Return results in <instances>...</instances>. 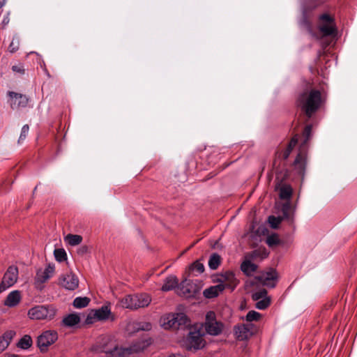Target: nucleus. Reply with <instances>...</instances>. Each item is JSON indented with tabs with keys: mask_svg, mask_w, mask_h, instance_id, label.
I'll list each match as a JSON object with an SVG mask.
<instances>
[{
	"mask_svg": "<svg viewBox=\"0 0 357 357\" xmlns=\"http://www.w3.org/2000/svg\"><path fill=\"white\" fill-rule=\"evenodd\" d=\"M326 94L317 89H305L299 93L296 99V105L309 121L326 105Z\"/></svg>",
	"mask_w": 357,
	"mask_h": 357,
	"instance_id": "nucleus-1",
	"label": "nucleus"
},
{
	"mask_svg": "<svg viewBox=\"0 0 357 357\" xmlns=\"http://www.w3.org/2000/svg\"><path fill=\"white\" fill-rule=\"evenodd\" d=\"M275 174V190H279L280 198L289 201L292 196L293 189L290 185L283 183L289 177V171L284 168L277 170Z\"/></svg>",
	"mask_w": 357,
	"mask_h": 357,
	"instance_id": "nucleus-2",
	"label": "nucleus"
},
{
	"mask_svg": "<svg viewBox=\"0 0 357 357\" xmlns=\"http://www.w3.org/2000/svg\"><path fill=\"white\" fill-rule=\"evenodd\" d=\"M151 302V296L147 294H137L127 295L122 301V305L126 308L136 310L141 307H146Z\"/></svg>",
	"mask_w": 357,
	"mask_h": 357,
	"instance_id": "nucleus-3",
	"label": "nucleus"
},
{
	"mask_svg": "<svg viewBox=\"0 0 357 357\" xmlns=\"http://www.w3.org/2000/svg\"><path fill=\"white\" fill-rule=\"evenodd\" d=\"M56 312L52 305H37L29 310L28 316L31 319L51 320L54 317Z\"/></svg>",
	"mask_w": 357,
	"mask_h": 357,
	"instance_id": "nucleus-4",
	"label": "nucleus"
},
{
	"mask_svg": "<svg viewBox=\"0 0 357 357\" xmlns=\"http://www.w3.org/2000/svg\"><path fill=\"white\" fill-rule=\"evenodd\" d=\"M203 326L206 333L213 336L220 335L224 329L223 323L217 321L215 313L213 311L206 313Z\"/></svg>",
	"mask_w": 357,
	"mask_h": 357,
	"instance_id": "nucleus-5",
	"label": "nucleus"
},
{
	"mask_svg": "<svg viewBox=\"0 0 357 357\" xmlns=\"http://www.w3.org/2000/svg\"><path fill=\"white\" fill-rule=\"evenodd\" d=\"M167 322H164L165 328L174 330H183L188 328L191 325V321L186 314L183 313H176L169 314L167 317Z\"/></svg>",
	"mask_w": 357,
	"mask_h": 357,
	"instance_id": "nucleus-6",
	"label": "nucleus"
},
{
	"mask_svg": "<svg viewBox=\"0 0 357 357\" xmlns=\"http://www.w3.org/2000/svg\"><path fill=\"white\" fill-rule=\"evenodd\" d=\"M58 340V333L56 331L48 330L43 332L36 341L37 347L41 353H46L49 347Z\"/></svg>",
	"mask_w": 357,
	"mask_h": 357,
	"instance_id": "nucleus-7",
	"label": "nucleus"
},
{
	"mask_svg": "<svg viewBox=\"0 0 357 357\" xmlns=\"http://www.w3.org/2000/svg\"><path fill=\"white\" fill-rule=\"evenodd\" d=\"M186 348L188 350H198L205 346V340L203 338V334L200 330L197 328H190L186 337Z\"/></svg>",
	"mask_w": 357,
	"mask_h": 357,
	"instance_id": "nucleus-8",
	"label": "nucleus"
},
{
	"mask_svg": "<svg viewBox=\"0 0 357 357\" xmlns=\"http://www.w3.org/2000/svg\"><path fill=\"white\" fill-rule=\"evenodd\" d=\"M321 22L319 30L324 36H331L337 33L335 18L328 13H324L319 17Z\"/></svg>",
	"mask_w": 357,
	"mask_h": 357,
	"instance_id": "nucleus-9",
	"label": "nucleus"
},
{
	"mask_svg": "<svg viewBox=\"0 0 357 357\" xmlns=\"http://www.w3.org/2000/svg\"><path fill=\"white\" fill-rule=\"evenodd\" d=\"M278 278V275L277 271L271 268L269 271L265 272L260 275L255 276L253 280L250 282V284L252 285L261 284L269 288H274L276 286Z\"/></svg>",
	"mask_w": 357,
	"mask_h": 357,
	"instance_id": "nucleus-10",
	"label": "nucleus"
},
{
	"mask_svg": "<svg viewBox=\"0 0 357 357\" xmlns=\"http://www.w3.org/2000/svg\"><path fill=\"white\" fill-rule=\"evenodd\" d=\"M144 347L140 343H134L127 347H119L118 344L113 347L110 357H131L135 354L142 351Z\"/></svg>",
	"mask_w": 357,
	"mask_h": 357,
	"instance_id": "nucleus-11",
	"label": "nucleus"
},
{
	"mask_svg": "<svg viewBox=\"0 0 357 357\" xmlns=\"http://www.w3.org/2000/svg\"><path fill=\"white\" fill-rule=\"evenodd\" d=\"M18 278V268L15 266H10L5 273L0 284V292L12 287L15 284Z\"/></svg>",
	"mask_w": 357,
	"mask_h": 357,
	"instance_id": "nucleus-12",
	"label": "nucleus"
},
{
	"mask_svg": "<svg viewBox=\"0 0 357 357\" xmlns=\"http://www.w3.org/2000/svg\"><path fill=\"white\" fill-rule=\"evenodd\" d=\"M8 96L9 97L8 101L10 102V105L13 109L26 107L28 105L29 99L24 94L16 93L14 91H8Z\"/></svg>",
	"mask_w": 357,
	"mask_h": 357,
	"instance_id": "nucleus-13",
	"label": "nucleus"
},
{
	"mask_svg": "<svg viewBox=\"0 0 357 357\" xmlns=\"http://www.w3.org/2000/svg\"><path fill=\"white\" fill-rule=\"evenodd\" d=\"M252 324H241L234 327L235 337L238 341H244L250 338L252 335Z\"/></svg>",
	"mask_w": 357,
	"mask_h": 357,
	"instance_id": "nucleus-14",
	"label": "nucleus"
},
{
	"mask_svg": "<svg viewBox=\"0 0 357 357\" xmlns=\"http://www.w3.org/2000/svg\"><path fill=\"white\" fill-rule=\"evenodd\" d=\"M117 344L110 336L104 335L99 338L97 342L98 351L106 354L110 357L113 347H115Z\"/></svg>",
	"mask_w": 357,
	"mask_h": 357,
	"instance_id": "nucleus-15",
	"label": "nucleus"
},
{
	"mask_svg": "<svg viewBox=\"0 0 357 357\" xmlns=\"http://www.w3.org/2000/svg\"><path fill=\"white\" fill-rule=\"evenodd\" d=\"M218 281L219 284H222L225 289H229L231 291H233L239 283L232 271H226L221 274Z\"/></svg>",
	"mask_w": 357,
	"mask_h": 357,
	"instance_id": "nucleus-16",
	"label": "nucleus"
},
{
	"mask_svg": "<svg viewBox=\"0 0 357 357\" xmlns=\"http://www.w3.org/2000/svg\"><path fill=\"white\" fill-rule=\"evenodd\" d=\"M307 165V151L300 150L297 154L294 162L293 166L294 169L297 172L298 174L301 176L303 178Z\"/></svg>",
	"mask_w": 357,
	"mask_h": 357,
	"instance_id": "nucleus-17",
	"label": "nucleus"
},
{
	"mask_svg": "<svg viewBox=\"0 0 357 357\" xmlns=\"http://www.w3.org/2000/svg\"><path fill=\"white\" fill-rule=\"evenodd\" d=\"M55 271V266L53 264H49L45 270H38L35 277V282L38 284H43L51 278Z\"/></svg>",
	"mask_w": 357,
	"mask_h": 357,
	"instance_id": "nucleus-18",
	"label": "nucleus"
},
{
	"mask_svg": "<svg viewBox=\"0 0 357 357\" xmlns=\"http://www.w3.org/2000/svg\"><path fill=\"white\" fill-rule=\"evenodd\" d=\"M60 284L66 289L75 290L78 287L79 280L75 274H67L60 278Z\"/></svg>",
	"mask_w": 357,
	"mask_h": 357,
	"instance_id": "nucleus-19",
	"label": "nucleus"
},
{
	"mask_svg": "<svg viewBox=\"0 0 357 357\" xmlns=\"http://www.w3.org/2000/svg\"><path fill=\"white\" fill-rule=\"evenodd\" d=\"M302 142L300 144L299 149L303 151H307L308 149V142L311 139L312 137V125L307 124L303 132H302Z\"/></svg>",
	"mask_w": 357,
	"mask_h": 357,
	"instance_id": "nucleus-20",
	"label": "nucleus"
},
{
	"mask_svg": "<svg viewBox=\"0 0 357 357\" xmlns=\"http://www.w3.org/2000/svg\"><path fill=\"white\" fill-rule=\"evenodd\" d=\"M20 291L18 290H15L8 294L6 300L4 301V305L10 307H13L17 306L20 303Z\"/></svg>",
	"mask_w": 357,
	"mask_h": 357,
	"instance_id": "nucleus-21",
	"label": "nucleus"
},
{
	"mask_svg": "<svg viewBox=\"0 0 357 357\" xmlns=\"http://www.w3.org/2000/svg\"><path fill=\"white\" fill-rule=\"evenodd\" d=\"M224 290L225 287L222 286V284H218L205 289L203 291V295L206 298H213L218 296Z\"/></svg>",
	"mask_w": 357,
	"mask_h": 357,
	"instance_id": "nucleus-22",
	"label": "nucleus"
},
{
	"mask_svg": "<svg viewBox=\"0 0 357 357\" xmlns=\"http://www.w3.org/2000/svg\"><path fill=\"white\" fill-rule=\"evenodd\" d=\"M178 286V280L175 275H169L167 276L165 280L164 284L161 287V290L162 291H169L174 289L176 287Z\"/></svg>",
	"mask_w": 357,
	"mask_h": 357,
	"instance_id": "nucleus-23",
	"label": "nucleus"
},
{
	"mask_svg": "<svg viewBox=\"0 0 357 357\" xmlns=\"http://www.w3.org/2000/svg\"><path fill=\"white\" fill-rule=\"evenodd\" d=\"M80 322V317L75 313H71L64 317L61 325L66 327H73Z\"/></svg>",
	"mask_w": 357,
	"mask_h": 357,
	"instance_id": "nucleus-24",
	"label": "nucleus"
},
{
	"mask_svg": "<svg viewBox=\"0 0 357 357\" xmlns=\"http://www.w3.org/2000/svg\"><path fill=\"white\" fill-rule=\"evenodd\" d=\"M257 265L249 260H245L241 264V271L247 276H250L252 273L257 271Z\"/></svg>",
	"mask_w": 357,
	"mask_h": 357,
	"instance_id": "nucleus-25",
	"label": "nucleus"
},
{
	"mask_svg": "<svg viewBox=\"0 0 357 357\" xmlns=\"http://www.w3.org/2000/svg\"><path fill=\"white\" fill-rule=\"evenodd\" d=\"M290 154L291 152L286 149L282 151H278L275 153V158L273 161V167L275 169V172L280 170L279 167L277 166L278 161L282 160H286L289 157Z\"/></svg>",
	"mask_w": 357,
	"mask_h": 357,
	"instance_id": "nucleus-26",
	"label": "nucleus"
},
{
	"mask_svg": "<svg viewBox=\"0 0 357 357\" xmlns=\"http://www.w3.org/2000/svg\"><path fill=\"white\" fill-rule=\"evenodd\" d=\"M111 314L110 309L107 306H102L96 310L94 316L100 321L107 320Z\"/></svg>",
	"mask_w": 357,
	"mask_h": 357,
	"instance_id": "nucleus-27",
	"label": "nucleus"
},
{
	"mask_svg": "<svg viewBox=\"0 0 357 357\" xmlns=\"http://www.w3.org/2000/svg\"><path fill=\"white\" fill-rule=\"evenodd\" d=\"M290 203L288 202L284 203L282 206V215L280 216L283 220H287L289 222L292 223L294 222V217L290 214Z\"/></svg>",
	"mask_w": 357,
	"mask_h": 357,
	"instance_id": "nucleus-28",
	"label": "nucleus"
},
{
	"mask_svg": "<svg viewBox=\"0 0 357 357\" xmlns=\"http://www.w3.org/2000/svg\"><path fill=\"white\" fill-rule=\"evenodd\" d=\"M33 340L30 335H24L17 344V347L22 349H27L32 346Z\"/></svg>",
	"mask_w": 357,
	"mask_h": 357,
	"instance_id": "nucleus-29",
	"label": "nucleus"
},
{
	"mask_svg": "<svg viewBox=\"0 0 357 357\" xmlns=\"http://www.w3.org/2000/svg\"><path fill=\"white\" fill-rule=\"evenodd\" d=\"M65 241L72 246L77 245L82 241V236L77 234H68L65 237Z\"/></svg>",
	"mask_w": 357,
	"mask_h": 357,
	"instance_id": "nucleus-30",
	"label": "nucleus"
},
{
	"mask_svg": "<svg viewBox=\"0 0 357 357\" xmlns=\"http://www.w3.org/2000/svg\"><path fill=\"white\" fill-rule=\"evenodd\" d=\"M221 262L220 256L217 253H213L211 255L208 260V266L212 270L218 268Z\"/></svg>",
	"mask_w": 357,
	"mask_h": 357,
	"instance_id": "nucleus-31",
	"label": "nucleus"
},
{
	"mask_svg": "<svg viewBox=\"0 0 357 357\" xmlns=\"http://www.w3.org/2000/svg\"><path fill=\"white\" fill-rule=\"evenodd\" d=\"M55 259L58 262H63L67 260V254L63 248H56L54 250Z\"/></svg>",
	"mask_w": 357,
	"mask_h": 357,
	"instance_id": "nucleus-32",
	"label": "nucleus"
},
{
	"mask_svg": "<svg viewBox=\"0 0 357 357\" xmlns=\"http://www.w3.org/2000/svg\"><path fill=\"white\" fill-rule=\"evenodd\" d=\"M90 302L87 297H77L73 301V306L76 308H82L86 307Z\"/></svg>",
	"mask_w": 357,
	"mask_h": 357,
	"instance_id": "nucleus-33",
	"label": "nucleus"
},
{
	"mask_svg": "<svg viewBox=\"0 0 357 357\" xmlns=\"http://www.w3.org/2000/svg\"><path fill=\"white\" fill-rule=\"evenodd\" d=\"M266 243L269 247H273L280 245L281 241L277 234H272L267 237Z\"/></svg>",
	"mask_w": 357,
	"mask_h": 357,
	"instance_id": "nucleus-34",
	"label": "nucleus"
},
{
	"mask_svg": "<svg viewBox=\"0 0 357 357\" xmlns=\"http://www.w3.org/2000/svg\"><path fill=\"white\" fill-rule=\"evenodd\" d=\"M271 305V298L269 297H266L261 300L257 301V302L255 304L256 308L259 310H266Z\"/></svg>",
	"mask_w": 357,
	"mask_h": 357,
	"instance_id": "nucleus-35",
	"label": "nucleus"
},
{
	"mask_svg": "<svg viewBox=\"0 0 357 357\" xmlns=\"http://www.w3.org/2000/svg\"><path fill=\"white\" fill-rule=\"evenodd\" d=\"M268 291L265 289H261L259 291H257L256 292H254L252 294V299L254 301H257L260 299H263L266 297H267Z\"/></svg>",
	"mask_w": 357,
	"mask_h": 357,
	"instance_id": "nucleus-36",
	"label": "nucleus"
},
{
	"mask_svg": "<svg viewBox=\"0 0 357 357\" xmlns=\"http://www.w3.org/2000/svg\"><path fill=\"white\" fill-rule=\"evenodd\" d=\"M261 315L259 312H256L255 310H250L248 312L245 317V319L248 322H251L253 321H258L260 319Z\"/></svg>",
	"mask_w": 357,
	"mask_h": 357,
	"instance_id": "nucleus-37",
	"label": "nucleus"
},
{
	"mask_svg": "<svg viewBox=\"0 0 357 357\" xmlns=\"http://www.w3.org/2000/svg\"><path fill=\"white\" fill-rule=\"evenodd\" d=\"M282 218L280 217H275L273 215H271L268 217V222L273 229H277L279 225L282 222Z\"/></svg>",
	"mask_w": 357,
	"mask_h": 357,
	"instance_id": "nucleus-38",
	"label": "nucleus"
},
{
	"mask_svg": "<svg viewBox=\"0 0 357 357\" xmlns=\"http://www.w3.org/2000/svg\"><path fill=\"white\" fill-rule=\"evenodd\" d=\"M298 134H296L294 135L291 140L289 141V142L288 143L287 147L285 148L287 150H289L291 153L293 150V149L296 146V145L297 144L298 142Z\"/></svg>",
	"mask_w": 357,
	"mask_h": 357,
	"instance_id": "nucleus-39",
	"label": "nucleus"
},
{
	"mask_svg": "<svg viewBox=\"0 0 357 357\" xmlns=\"http://www.w3.org/2000/svg\"><path fill=\"white\" fill-rule=\"evenodd\" d=\"M298 134H296L294 135L291 140L289 141V142L288 143L287 147L285 148L287 150H289L291 153L293 150V149L296 146V145L297 144L298 142Z\"/></svg>",
	"mask_w": 357,
	"mask_h": 357,
	"instance_id": "nucleus-40",
	"label": "nucleus"
},
{
	"mask_svg": "<svg viewBox=\"0 0 357 357\" xmlns=\"http://www.w3.org/2000/svg\"><path fill=\"white\" fill-rule=\"evenodd\" d=\"M298 134H296L294 135L291 140L289 141V142L288 143L287 147L285 148L287 150H289L291 153L293 150V149L296 146V145L297 144L298 142Z\"/></svg>",
	"mask_w": 357,
	"mask_h": 357,
	"instance_id": "nucleus-41",
	"label": "nucleus"
},
{
	"mask_svg": "<svg viewBox=\"0 0 357 357\" xmlns=\"http://www.w3.org/2000/svg\"><path fill=\"white\" fill-rule=\"evenodd\" d=\"M298 134H296L294 135L291 140L289 141V142L288 143L287 147L285 148L287 150H289L291 153L293 150V149L296 146V145L297 144L298 142Z\"/></svg>",
	"mask_w": 357,
	"mask_h": 357,
	"instance_id": "nucleus-42",
	"label": "nucleus"
},
{
	"mask_svg": "<svg viewBox=\"0 0 357 357\" xmlns=\"http://www.w3.org/2000/svg\"><path fill=\"white\" fill-rule=\"evenodd\" d=\"M15 335V332L14 331H8L0 337L3 340L6 341L9 344Z\"/></svg>",
	"mask_w": 357,
	"mask_h": 357,
	"instance_id": "nucleus-43",
	"label": "nucleus"
},
{
	"mask_svg": "<svg viewBox=\"0 0 357 357\" xmlns=\"http://www.w3.org/2000/svg\"><path fill=\"white\" fill-rule=\"evenodd\" d=\"M190 268L192 270L197 271L199 273H202L204 271V266L203 264L197 261L192 264V265L190 266Z\"/></svg>",
	"mask_w": 357,
	"mask_h": 357,
	"instance_id": "nucleus-44",
	"label": "nucleus"
},
{
	"mask_svg": "<svg viewBox=\"0 0 357 357\" xmlns=\"http://www.w3.org/2000/svg\"><path fill=\"white\" fill-rule=\"evenodd\" d=\"M29 130V127L27 124L24 125L21 130V133L18 139V142L20 143L22 141L24 140L26 137L28 132Z\"/></svg>",
	"mask_w": 357,
	"mask_h": 357,
	"instance_id": "nucleus-45",
	"label": "nucleus"
},
{
	"mask_svg": "<svg viewBox=\"0 0 357 357\" xmlns=\"http://www.w3.org/2000/svg\"><path fill=\"white\" fill-rule=\"evenodd\" d=\"M12 70L15 73H19L20 75H24L25 73V68L24 65L22 63H18L17 65H14L12 66Z\"/></svg>",
	"mask_w": 357,
	"mask_h": 357,
	"instance_id": "nucleus-46",
	"label": "nucleus"
},
{
	"mask_svg": "<svg viewBox=\"0 0 357 357\" xmlns=\"http://www.w3.org/2000/svg\"><path fill=\"white\" fill-rule=\"evenodd\" d=\"M89 252V247L87 245H82L77 249V254L83 256Z\"/></svg>",
	"mask_w": 357,
	"mask_h": 357,
	"instance_id": "nucleus-47",
	"label": "nucleus"
},
{
	"mask_svg": "<svg viewBox=\"0 0 357 357\" xmlns=\"http://www.w3.org/2000/svg\"><path fill=\"white\" fill-rule=\"evenodd\" d=\"M185 282H186V281H183V282L180 284V285H179V288H180L181 290H183V293L184 294H190V290L188 288L185 287Z\"/></svg>",
	"mask_w": 357,
	"mask_h": 357,
	"instance_id": "nucleus-48",
	"label": "nucleus"
},
{
	"mask_svg": "<svg viewBox=\"0 0 357 357\" xmlns=\"http://www.w3.org/2000/svg\"><path fill=\"white\" fill-rule=\"evenodd\" d=\"M8 346V343L6 341L2 340L0 337V354Z\"/></svg>",
	"mask_w": 357,
	"mask_h": 357,
	"instance_id": "nucleus-49",
	"label": "nucleus"
},
{
	"mask_svg": "<svg viewBox=\"0 0 357 357\" xmlns=\"http://www.w3.org/2000/svg\"><path fill=\"white\" fill-rule=\"evenodd\" d=\"M8 50L10 52L14 53L18 50V45H15L14 42L12 41L8 47Z\"/></svg>",
	"mask_w": 357,
	"mask_h": 357,
	"instance_id": "nucleus-50",
	"label": "nucleus"
},
{
	"mask_svg": "<svg viewBox=\"0 0 357 357\" xmlns=\"http://www.w3.org/2000/svg\"><path fill=\"white\" fill-rule=\"evenodd\" d=\"M259 254V250H254L252 253V257H256Z\"/></svg>",
	"mask_w": 357,
	"mask_h": 357,
	"instance_id": "nucleus-51",
	"label": "nucleus"
},
{
	"mask_svg": "<svg viewBox=\"0 0 357 357\" xmlns=\"http://www.w3.org/2000/svg\"><path fill=\"white\" fill-rule=\"evenodd\" d=\"M168 357H182V356L180 355H176V354H171Z\"/></svg>",
	"mask_w": 357,
	"mask_h": 357,
	"instance_id": "nucleus-52",
	"label": "nucleus"
},
{
	"mask_svg": "<svg viewBox=\"0 0 357 357\" xmlns=\"http://www.w3.org/2000/svg\"><path fill=\"white\" fill-rule=\"evenodd\" d=\"M215 174H212V172L209 173L208 175L207 176V178H212Z\"/></svg>",
	"mask_w": 357,
	"mask_h": 357,
	"instance_id": "nucleus-53",
	"label": "nucleus"
},
{
	"mask_svg": "<svg viewBox=\"0 0 357 357\" xmlns=\"http://www.w3.org/2000/svg\"><path fill=\"white\" fill-rule=\"evenodd\" d=\"M4 6V1H0V9Z\"/></svg>",
	"mask_w": 357,
	"mask_h": 357,
	"instance_id": "nucleus-54",
	"label": "nucleus"
},
{
	"mask_svg": "<svg viewBox=\"0 0 357 357\" xmlns=\"http://www.w3.org/2000/svg\"><path fill=\"white\" fill-rule=\"evenodd\" d=\"M37 188H38V186H36L35 188L33 189V194L35 193V192H36Z\"/></svg>",
	"mask_w": 357,
	"mask_h": 357,
	"instance_id": "nucleus-55",
	"label": "nucleus"
},
{
	"mask_svg": "<svg viewBox=\"0 0 357 357\" xmlns=\"http://www.w3.org/2000/svg\"><path fill=\"white\" fill-rule=\"evenodd\" d=\"M86 321L87 323H91V321H89V317L86 318Z\"/></svg>",
	"mask_w": 357,
	"mask_h": 357,
	"instance_id": "nucleus-56",
	"label": "nucleus"
}]
</instances>
